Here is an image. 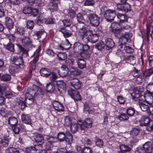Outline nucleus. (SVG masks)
Returning a JSON list of instances; mask_svg holds the SVG:
<instances>
[{"label":"nucleus","mask_w":153,"mask_h":153,"mask_svg":"<svg viewBox=\"0 0 153 153\" xmlns=\"http://www.w3.org/2000/svg\"><path fill=\"white\" fill-rule=\"evenodd\" d=\"M28 94L27 95H32L35 98L38 96H42L44 94V92L41 88L36 85H33L32 88H28Z\"/></svg>","instance_id":"f257e3e1"},{"label":"nucleus","mask_w":153,"mask_h":153,"mask_svg":"<svg viewBox=\"0 0 153 153\" xmlns=\"http://www.w3.org/2000/svg\"><path fill=\"white\" fill-rule=\"evenodd\" d=\"M90 23L93 26H98L100 24V17L95 13H90L87 15Z\"/></svg>","instance_id":"f03ea898"},{"label":"nucleus","mask_w":153,"mask_h":153,"mask_svg":"<svg viewBox=\"0 0 153 153\" xmlns=\"http://www.w3.org/2000/svg\"><path fill=\"white\" fill-rule=\"evenodd\" d=\"M20 40L22 45L25 48H30L33 46L32 41L28 36H23L21 37Z\"/></svg>","instance_id":"7ed1b4c3"},{"label":"nucleus","mask_w":153,"mask_h":153,"mask_svg":"<svg viewBox=\"0 0 153 153\" xmlns=\"http://www.w3.org/2000/svg\"><path fill=\"white\" fill-rule=\"evenodd\" d=\"M116 15L115 10H108L105 11L104 17L108 22H111L114 20Z\"/></svg>","instance_id":"20e7f679"},{"label":"nucleus","mask_w":153,"mask_h":153,"mask_svg":"<svg viewBox=\"0 0 153 153\" xmlns=\"http://www.w3.org/2000/svg\"><path fill=\"white\" fill-rule=\"evenodd\" d=\"M117 9L119 11L127 12L131 10V5L126 2L123 4H117Z\"/></svg>","instance_id":"39448f33"},{"label":"nucleus","mask_w":153,"mask_h":153,"mask_svg":"<svg viewBox=\"0 0 153 153\" xmlns=\"http://www.w3.org/2000/svg\"><path fill=\"white\" fill-rule=\"evenodd\" d=\"M68 93L69 95L74 100L76 101L81 100V97L77 91L70 89L68 91Z\"/></svg>","instance_id":"423d86ee"},{"label":"nucleus","mask_w":153,"mask_h":153,"mask_svg":"<svg viewBox=\"0 0 153 153\" xmlns=\"http://www.w3.org/2000/svg\"><path fill=\"white\" fill-rule=\"evenodd\" d=\"M56 85L57 87V90L60 93H64L66 90V85L64 82L62 80L56 81Z\"/></svg>","instance_id":"0eeeda50"},{"label":"nucleus","mask_w":153,"mask_h":153,"mask_svg":"<svg viewBox=\"0 0 153 153\" xmlns=\"http://www.w3.org/2000/svg\"><path fill=\"white\" fill-rule=\"evenodd\" d=\"M60 77H65L68 74L69 69L65 65H63L61 67L60 70L57 69L56 71Z\"/></svg>","instance_id":"6e6552de"},{"label":"nucleus","mask_w":153,"mask_h":153,"mask_svg":"<svg viewBox=\"0 0 153 153\" xmlns=\"http://www.w3.org/2000/svg\"><path fill=\"white\" fill-rule=\"evenodd\" d=\"M92 126V121L91 119L87 118L85 119L81 124L80 125V128L81 130H84L87 128L91 127Z\"/></svg>","instance_id":"1a4fd4ad"},{"label":"nucleus","mask_w":153,"mask_h":153,"mask_svg":"<svg viewBox=\"0 0 153 153\" xmlns=\"http://www.w3.org/2000/svg\"><path fill=\"white\" fill-rule=\"evenodd\" d=\"M71 85L76 89H79L82 86V82L77 78H74L71 80Z\"/></svg>","instance_id":"9d476101"},{"label":"nucleus","mask_w":153,"mask_h":153,"mask_svg":"<svg viewBox=\"0 0 153 153\" xmlns=\"http://www.w3.org/2000/svg\"><path fill=\"white\" fill-rule=\"evenodd\" d=\"M11 60L16 65L22 68L24 65V62L22 58L20 56H15L11 58Z\"/></svg>","instance_id":"9b49d317"},{"label":"nucleus","mask_w":153,"mask_h":153,"mask_svg":"<svg viewBox=\"0 0 153 153\" xmlns=\"http://www.w3.org/2000/svg\"><path fill=\"white\" fill-rule=\"evenodd\" d=\"M42 147L40 146H37L35 145L34 146H31L26 148L25 151L28 153H36L38 151L41 150Z\"/></svg>","instance_id":"f8f14e48"},{"label":"nucleus","mask_w":153,"mask_h":153,"mask_svg":"<svg viewBox=\"0 0 153 153\" xmlns=\"http://www.w3.org/2000/svg\"><path fill=\"white\" fill-rule=\"evenodd\" d=\"M58 30L63 34L65 38H68L71 36L73 34L71 31L66 29L64 27H60L58 28Z\"/></svg>","instance_id":"ddd939ff"},{"label":"nucleus","mask_w":153,"mask_h":153,"mask_svg":"<svg viewBox=\"0 0 153 153\" xmlns=\"http://www.w3.org/2000/svg\"><path fill=\"white\" fill-rule=\"evenodd\" d=\"M143 148L146 153H152V145L149 142H146L143 145Z\"/></svg>","instance_id":"4468645a"},{"label":"nucleus","mask_w":153,"mask_h":153,"mask_svg":"<svg viewBox=\"0 0 153 153\" xmlns=\"http://www.w3.org/2000/svg\"><path fill=\"white\" fill-rule=\"evenodd\" d=\"M82 74L81 71L77 68L72 66L70 69V75L71 77H75Z\"/></svg>","instance_id":"2eb2a0df"},{"label":"nucleus","mask_w":153,"mask_h":153,"mask_svg":"<svg viewBox=\"0 0 153 153\" xmlns=\"http://www.w3.org/2000/svg\"><path fill=\"white\" fill-rule=\"evenodd\" d=\"M35 139L36 142L38 144L36 145L39 146L40 145L42 147V145L44 142V140L42 135L41 134H36L35 136Z\"/></svg>","instance_id":"dca6fc26"},{"label":"nucleus","mask_w":153,"mask_h":153,"mask_svg":"<svg viewBox=\"0 0 153 153\" xmlns=\"http://www.w3.org/2000/svg\"><path fill=\"white\" fill-rule=\"evenodd\" d=\"M5 25L9 29L11 30L13 27L14 23L12 19L9 17H5Z\"/></svg>","instance_id":"f3484780"},{"label":"nucleus","mask_w":153,"mask_h":153,"mask_svg":"<svg viewBox=\"0 0 153 153\" xmlns=\"http://www.w3.org/2000/svg\"><path fill=\"white\" fill-rule=\"evenodd\" d=\"M54 108L58 112L63 111L64 110V107L62 104L57 102H54L53 104Z\"/></svg>","instance_id":"a211bd4d"},{"label":"nucleus","mask_w":153,"mask_h":153,"mask_svg":"<svg viewBox=\"0 0 153 153\" xmlns=\"http://www.w3.org/2000/svg\"><path fill=\"white\" fill-rule=\"evenodd\" d=\"M151 121L147 116H143L141 117L139 121L140 125L142 126H146Z\"/></svg>","instance_id":"6ab92c4d"},{"label":"nucleus","mask_w":153,"mask_h":153,"mask_svg":"<svg viewBox=\"0 0 153 153\" xmlns=\"http://www.w3.org/2000/svg\"><path fill=\"white\" fill-rule=\"evenodd\" d=\"M106 49L109 50L115 45V43L112 39L110 38H107L105 39Z\"/></svg>","instance_id":"aec40b11"},{"label":"nucleus","mask_w":153,"mask_h":153,"mask_svg":"<svg viewBox=\"0 0 153 153\" xmlns=\"http://www.w3.org/2000/svg\"><path fill=\"white\" fill-rule=\"evenodd\" d=\"M55 84L53 82H50L48 83L46 86V90L49 93L54 92L56 90Z\"/></svg>","instance_id":"412c9836"},{"label":"nucleus","mask_w":153,"mask_h":153,"mask_svg":"<svg viewBox=\"0 0 153 153\" xmlns=\"http://www.w3.org/2000/svg\"><path fill=\"white\" fill-rule=\"evenodd\" d=\"M120 148L121 151L118 153H126V152H130L131 149V147L128 145L123 144L120 145Z\"/></svg>","instance_id":"4be33fe9"},{"label":"nucleus","mask_w":153,"mask_h":153,"mask_svg":"<svg viewBox=\"0 0 153 153\" xmlns=\"http://www.w3.org/2000/svg\"><path fill=\"white\" fill-rule=\"evenodd\" d=\"M132 34L131 33L126 34L122 36L120 39L122 44H125L132 37Z\"/></svg>","instance_id":"5701e85b"},{"label":"nucleus","mask_w":153,"mask_h":153,"mask_svg":"<svg viewBox=\"0 0 153 153\" xmlns=\"http://www.w3.org/2000/svg\"><path fill=\"white\" fill-rule=\"evenodd\" d=\"M21 120L24 123L30 124L31 123V119L30 117L28 115L23 114L21 115Z\"/></svg>","instance_id":"b1692460"},{"label":"nucleus","mask_w":153,"mask_h":153,"mask_svg":"<svg viewBox=\"0 0 153 153\" xmlns=\"http://www.w3.org/2000/svg\"><path fill=\"white\" fill-rule=\"evenodd\" d=\"M41 76H43L48 77L51 74V73L50 70L46 68H42L40 71Z\"/></svg>","instance_id":"393cba45"},{"label":"nucleus","mask_w":153,"mask_h":153,"mask_svg":"<svg viewBox=\"0 0 153 153\" xmlns=\"http://www.w3.org/2000/svg\"><path fill=\"white\" fill-rule=\"evenodd\" d=\"M144 97L145 100L149 104H152L153 102V96L150 94L146 93L145 94Z\"/></svg>","instance_id":"a878e982"},{"label":"nucleus","mask_w":153,"mask_h":153,"mask_svg":"<svg viewBox=\"0 0 153 153\" xmlns=\"http://www.w3.org/2000/svg\"><path fill=\"white\" fill-rule=\"evenodd\" d=\"M91 34V30H89L86 33L82 34V39L85 43L89 42V36Z\"/></svg>","instance_id":"bb28decb"},{"label":"nucleus","mask_w":153,"mask_h":153,"mask_svg":"<svg viewBox=\"0 0 153 153\" xmlns=\"http://www.w3.org/2000/svg\"><path fill=\"white\" fill-rule=\"evenodd\" d=\"M8 123L12 126H15L18 123L17 119L14 117H10L9 118L8 120Z\"/></svg>","instance_id":"cd10ccee"},{"label":"nucleus","mask_w":153,"mask_h":153,"mask_svg":"<svg viewBox=\"0 0 153 153\" xmlns=\"http://www.w3.org/2000/svg\"><path fill=\"white\" fill-rule=\"evenodd\" d=\"M77 63L79 67L81 69H83L86 67V62L83 59H78L77 60Z\"/></svg>","instance_id":"c85d7f7f"},{"label":"nucleus","mask_w":153,"mask_h":153,"mask_svg":"<svg viewBox=\"0 0 153 153\" xmlns=\"http://www.w3.org/2000/svg\"><path fill=\"white\" fill-rule=\"evenodd\" d=\"M82 45L79 42H75L74 45V52L78 53L82 50Z\"/></svg>","instance_id":"c756f323"},{"label":"nucleus","mask_w":153,"mask_h":153,"mask_svg":"<svg viewBox=\"0 0 153 153\" xmlns=\"http://www.w3.org/2000/svg\"><path fill=\"white\" fill-rule=\"evenodd\" d=\"M28 94V92H27L25 94L26 98L25 100V102L28 104H32L33 102V99L35 98L32 96L29 95L28 96L27 95Z\"/></svg>","instance_id":"7c9ffc66"},{"label":"nucleus","mask_w":153,"mask_h":153,"mask_svg":"<svg viewBox=\"0 0 153 153\" xmlns=\"http://www.w3.org/2000/svg\"><path fill=\"white\" fill-rule=\"evenodd\" d=\"M46 139L48 141V143L50 144L57 142L58 139L56 137H54L49 136H46Z\"/></svg>","instance_id":"2f4dec72"},{"label":"nucleus","mask_w":153,"mask_h":153,"mask_svg":"<svg viewBox=\"0 0 153 153\" xmlns=\"http://www.w3.org/2000/svg\"><path fill=\"white\" fill-rule=\"evenodd\" d=\"M19 152L18 149L11 147L8 148L6 150V153H19Z\"/></svg>","instance_id":"473e14b6"},{"label":"nucleus","mask_w":153,"mask_h":153,"mask_svg":"<svg viewBox=\"0 0 153 153\" xmlns=\"http://www.w3.org/2000/svg\"><path fill=\"white\" fill-rule=\"evenodd\" d=\"M144 91V88L142 86H139L136 87L134 89V91L135 93V94H136V96H139V94L143 92Z\"/></svg>","instance_id":"72a5a7b5"},{"label":"nucleus","mask_w":153,"mask_h":153,"mask_svg":"<svg viewBox=\"0 0 153 153\" xmlns=\"http://www.w3.org/2000/svg\"><path fill=\"white\" fill-rule=\"evenodd\" d=\"M98 39V36L96 34H93L91 30V34L89 36V42L93 43L96 42Z\"/></svg>","instance_id":"f704fd0d"},{"label":"nucleus","mask_w":153,"mask_h":153,"mask_svg":"<svg viewBox=\"0 0 153 153\" xmlns=\"http://www.w3.org/2000/svg\"><path fill=\"white\" fill-rule=\"evenodd\" d=\"M48 8L52 11L57 10L58 6L56 3L51 2L48 4Z\"/></svg>","instance_id":"c9c22d12"},{"label":"nucleus","mask_w":153,"mask_h":153,"mask_svg":"<svg viewBox=\"0 0 153 153\" xmlns=\"http://www.w3.org/2000/svg\"><path fill=\"white\" fill-rule=\"evenodd\" d=\"M76 18L79 23L84 25L85 19L82 13H78L76 16Z\"/></svg>","instance_id":"e433bc0d"},{"label":"nucleus","mask_w":153,"mask_h":153,"mask_svg":"<svg viewBox=\"0 0 153 153\" xmlns=\"http://www.w3.org/2000/svg\"><path fill=\"white\" fill-rule=\"evenodd\" d=\"M67 137L65 138L66 143L68 144H70L73 142V137L69 132H67Z\"/></svg>","instance_id":"4c0bfd02"},{"label":"nucleus","mask_w":153,"mask_h":153,"mask_svg":"<svg viewBox=\"0 0 153 153\" xmlns=\"http://www.w3.org/2000/svg\"><path fill=\"white\" fill-rule=\"evenodd\" d=\"M105 44L103 42L101 41L95 45V48L99 51H101L105 47Z\"/></svg>","instance_id":"58836bf2"},{"label":"nucleus","mask_w":153,"mask_h":153,"mask_svg":"<svg viewBox=\"0 0 153 153\" xmlns=\"http://www.w3.org/2000/svg\"><path fill=\"white\" fill-rule=\"evenodd\" d=\"M80 125L78 123L72 124L71 126V130L73 133H75L77 131Z\"/></svg>","instance_id":"ea45409f"},{"label":"nucleus","mask_w":153,"mask_h":153,"mask_svg":"<svg viewBox=\"0 0 153 153\" xmlns=\"http://www.w3.org/2000/svg\"><path fill=\"white\" fill-rule=\"evenodd\" d=\"M139 132V130L138 128H134L130 131L131 136L133 138L137 136Z\"/></svg>","instance_id":"a19ab883"},{"label":"nucleus","mask_w":153,"mask_h":153,"mask_svg":"<svg viewBox=\"0 0 153 153\" xmlns=\"http://www.w3.org/2000/svg\"><path fill=\"white\" fill-rule=\"evenodd\" d=\"M153 74V67L146 70L143 73V75L146 77L149 76Z\"/></svg>","instance_id":"79ce46f5"},{"label":"nucleus","mask_w":153,"mask_h":153,"mask_svg":"<svg viewBox=\"0 0 153 153\" xmlns=\"http://www.w3.org/2000/svg\"><path fill=\"white\" fill-rule=\"evenodd\" d=\"M139 107L141 108V110L143 111H147L149 108V106L148 105L146 104L143 102L140 103Z\"/></svg>","instance_id":"37998d69"},{"label":"nucleus","mask_w":153,"mask_h":153,"mask_svg":"<svg viewBox=\"0 0 153 153\" xmlns=\"http://www.w3.org/2000/svg\"><path fill=\"white\" fill-rule=\"evenodd\" d=\"M127 59L128 61V62L130 64L133 65L135 63V57L133 55H130L127 57Z\"/></svg>","instance_id":"c03bdc74"},{"label":"nucleus","mask_w":153,"mask_h":153,"mask_svg":"<svg viewBox=\"0 0 153 153\" xmlns=\"http://www.w3.org/2000/svg\"><path fill=\"white\" fill-rule=\"evenodd\" d=\"M111 27L112 29V31L117 30L121 28L119 24L117 22H114L111 25Z\"/></svg>","instance_id":"a18cd8bd"},{"label":"nucleus","mask_w":153,"mask_h":153,"mask_svg":"<svg viewBox=\"0 0 153 153\" xmlns=\"http://www.w3.org/2000/svg\"><path fill=\"white\" fill-rule=\"evenodd\" d=\"M117 18L120 19V23H122L126 21V16L124 14L118 13L117 15Z\"/></svg>","instance_id":"49530a36"},{"label":"nucleus","mask_w":153,"mask_h":153,"mask_svg":"<svg viewBox=\"0 0 153 153\" xmlns=\"http://www.w3.org/2000/svg\"><path fill=\"white\" fill-rule=\"evenodd\" d=\"M126 112L127 114L130 116H133L135 113V110L132 107H129L128 108Z\"/></svg>","instance_id":"de8ad7c7"},{"label":"nucleus","mask_w":153,"mask_h":153,"mask_svg":"<svg viewBox=\"0 0 153 153\" xmlns=\"http://www.w3.org/2000/svg\"><path fill=\"white\" fill-rule=\"evenodd\" d=\"M65 135L63 133H60L58 134L57 136L58 140L60 142H63L65 140Z\"/></svg>","instance_id":"09e8293b"},{"label":"nucleus","mask_w":153,"mask_h":153,"mask_svg":"<svg viewBox=\"0 0 153 153\" xmlns=\"http://www.w3.org/2000/svg\"><path fill=\"white\" fill-rule=\"evenodd\" d=\"M147 131L151 132L153 131V121L151 120L146 126Z\"/></svg>","instance_id":"8fccbe9b"},{"label":"nucleus","mask_w":153,"mask_h":153,"mask_svg":"<svg viewBox=\"0 0 153 153\" xmlns=\"http://www.w3.org/2000/svg\"><path fill=\"white\" fill-rule=\"evenodd\" d=\"M81 141L83 144L87 145H90L92 143L91 141L85 137L83 138L81 140Z\"/></svg>","instance_id":"3c124183"},{"label":"nucleus","mask_w":153,"mask_h":153,"mask_svg":"<svg viewBox=\"0 0 153 153\" xmlns=\"http://www.w3.org/2000/svg\"><path fill=\"white\" fill-rule=\"evenodd\" d=\"M118 118L120 120L123 121L128 120V116L124 113H121Z\"/></svg>","instance_id":"603ef678"},{"label":"nucleus","mask_w":153,"mask_h":153,"mask_svg":"<svg viewBox=\"0 0 153 153\" xmlns=\"http://www.w3.org/2000/svg\"><path fill=\"white\" fill-rule=\"evenodd\" d=\"M71 120L69 116H66L65 117L64 122V124L65 126H69L71 122Z\"/></svg>","instance_id":"864d4df0"},{"label":"nucleus","mask_w":153,"mask_h":153,"mask_svg":"<svg viewBox=\"0 0 153 153\" xmlns=\"http://www.w3.org/2000/svg\"><path fill=\"white\" fill-rule=\"evenodd\" d=\"M150 30H152V33L151 34V35L152 38L153 39V22L151 23L149 28L147 27L146 32L147 34H149Z\"/></svg>","instance_id":"5fc2aeb1"},{"label":"nucleus","mask_w":153,"mask_h":153,"mask_svg":"<svg viewBox=\"0 0 153 153\" xmlns=\"http://www.w3.org/2000/svg\"><path fill=\"white\" fill-rule=\"evenodd\" d=\"M62 22L65 27H69L71 25V21L69 19H64L62 20Z\"/></svg>","instance_id":"6e6d98bb"},{"label":"nucleus","mask_w":153,"mask_h":153,"mask_svg":"<svg viewBox=\"0 0 153 153\" xmlns=\"http://www.w3.org/2000/svg\"><path fill=\"white\" fill-rule=\"evenodd\" d=\"M95 139L96 140L95 143L97 146L100 147H101L103 146V142L101 139L98 138L97 137H95Z\"/></svg>","instance_id":"4d7b16f0"},{"label":"nucleus","mask_w":153,"mask_h":153,"mask_svg":"<svg viewBox=\"0 0 153 153\" xmlns=\"http://www.w3.org/2000/svg\"><path fill=\"white\" fill-rule=\"evenodd\" d=\"M32 11V8L30 7H25L23 10V13L25 14H30Z\"/></svg>","instance_id":"13d9d810"},{"label":"nucleus","mask_w":153,"mask_h":153,"mask_svg":"<svg viewBox=\"0 0 153 153\" xmlns=\"http://www.w3.org/2000/svg\"><path fill=\"white\" fill-rule=\"evenodd\" d=\"M57 56L60 60H64L67 58L66 54L64 53H59L57 54Z\"/></svg>","instance_id":"bf43d9fd"},{"label":"nucleus","mask_w":153,"mask_h":153,"mask_svg":"<svg viewBox=\"0 0 153 153\" xmlns=\"http://www.w3.org/2000/svg\"><path fill=\"white\" fill-rule=\"evenodd\" d=\"M124 46V49L127 53H131L134 52V50L130 47L126 45Z\"/></svg>","instance_id":"052dcab7"},{"label":"nucleus","mask_w":153,"mask_h":153,"mask_svg":"<svg viewBox=\"0 0 153 153\" xmlns=\"http://www.w3.org/2000/svg\"><path fill=\"white\" fill-rule=\"evenodd\" d=\"M11 79V76L8 74H5L2 76L1 77V80L4 81H9Z\"/></svg>","instance_id":"680f3d73"},{"label":"nucleus","mask_w":153,"mask_h":153,"mask_svg":"<svg viewBox=\"0 0 153 153\" xmlns=\"http://www.w3.org/2000/svg\"><path fill=\"white\" fill-rule=\"evenodd\" d=\"M14 45L10 43H8L6 46V48L9 51L11 52L14 51Z\"/></svg>","instance_id":"e2e57ef3"},{"label":"nucleus","mask_w":153,"mask_h":153,"mask_svg":"<svg viewBox=\"0 0 153 153\" xmlns=\"http://www.w3.org/2000/svg\"><path fill=\"white\" fill-rule=\"evenodd\" d=\"M76 15V13L75 11L72 9H70L69 10L68 13V15L71 18L73 19Z\"/></svg>","instance_id":"0e129e2a"},{"label":"nucleus","mask_w":153,"mask_h":153,"mask_svg":"<svg viewBox=\"0 0 153 153\" xmlns=\"http://www.w3.org/2000/svg\"><path fill=\"white\" fill-rule=\"evenodd\" d=\"M34 26V22L33 21H28L27 22L26 26L27 27L31 30L33 29Z\"/></svg>","instance_id":"69168bd1"},{"label":"nucleus","mask_w":153,"mask_h":153,"mask_svg":"<svg viewBox=\"0 0 153 153\" xmlns=\"http://www.w3.org/2000/svg\"><path fill=\"white\" fill-rule=\"evenodd\" d=\"M83 153H92V149L88 147H85L83 148Z\"/></svg>","instance_id":"338daca9"},{"label":"nucleus","mask_w":153,"mask_h":153,"mask_svg":"<svg viewBox=\"0 0 153 153\" xmlns=\"http://www.w3.org/2000/svg\"><path fill=\"white\" fill-rule=\"evenodd\" d=\"M147 90H149V91L153 94V82H150L146 86Z\"/></svg>","instance_id":"774afa93"}]
</instances>
